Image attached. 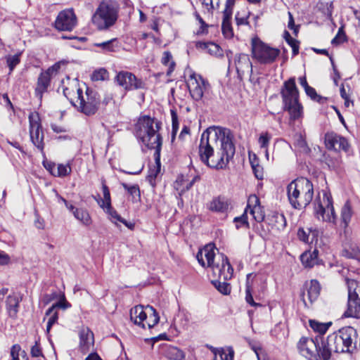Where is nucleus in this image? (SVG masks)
<instances>
[{"label": "nucleus", "mask_w": 360, "mask_h": 360, "mask_svg": "<svg viewBox=\"0 0 360 360\" xmlns=\"http://www.w3.org/2000/svg\"><path fill=\"white\" fill-rule=\"evenodd\" d=\"M30 352L32 357H44L41 348L37 341H36L34 345L32 347Z\"/></svg>", "instance_id": "55"}, {"label": "nucleus", "mask_w": 360, "mask_h": 360, "mask_svg": "<svg viewBox=\"0 0 360 360\" xmlns=\"http://www.w3.org/2000/svg\"><path fill=\"white\" fill-rule=\"evenodd\" d=\"M195 16L196 20L199 22L200 24V27L199 30L197 31L198 34H202L207 32V24L205 23V22L203 20V19L200 17V15L198 13H195Z\"/></svg>", "instance_id": "52"}, {"label": "nucleus", "mask_w": 360, "mask_h": 360, "mask_svg": "<svg viewBox=\"0 0 360 360\" xmlns=\"http://www.w3.org/2000/svg\"><path fill=\"white\" fill-rule=\"evenodd\" d=\"M271 136L268 132L262 133L259 137L258 143L261 148H268Z\"/></svg>", "instance_id": "47"}, {"label": "nucleus", "mask_w": 360, "mask_h": 360, "mask_svg": "<svg viewBox=\"0 0 360 360\" xmlns=\"http://www.w3.org/2000/svg\"><path fill=\"white\" fill-rule=\"evenodd\" d=\"M360 255V248L359 245L352 241L345 243L343 250V255L348 258H357Z\"/></svg>", "instance_id": "29"}, {"label": "nucleus", "mask_w": 360, "mask_h": 360, "mask_svg": "<svg viewBox=\"0 0 360 360\" xmlns=\"http://www.w3.org/2000/svg\"><path fill=\"white\" fill-rule=\"evenodd\" d=\"M318 250H314L313 252H304L300 256L302 264L305 267L311 268L317 264Z\"/></svg>", "instance_id": "27"}, {"label": "nucleus", "mask_w": 360, "mask_h": 360, "mask_svg": "<svg viewBox=\"0 0 360 360\" xmlns=\"http://www.w3.org/2000/svg\"><path fill=\"white\" fill-rule=\"evenodd\" d=\"M347 285L348 302L344 316L360 319V283L353 279H347Z\"/></svg>", "instance_id": "11"}, {"label": "nucleus", "mask_w": 360, "mask_h": 360, "mask_svg": "<svg viewBox=\"0 0 360 360\" xmlns=\"http://www.w3.org/2000/svg\"><path fill=\"white\" fill-rule=\"evenodd\" d=\"M74 217L79 221L83 225L89 226L92 223L91 217L89 212L83 208H79L75 211Z\"/></svg>", "instance_id": "33"}, {"label": "nucleus", "mask_w": 360, "mask_h": 360, "mask_svg": "<svg viewBox=\"0 0 360 360\" xmlns=\"http://www.w3.org/2000/svg\"><path fill=\"white\" fill-rule=\"evenodd\" d=\"M79 346L82 352H86L94 345V334L89 328H82L79 330Z\"/></svg>", "instance_id": "23"}, {"label": "nucleus", "mask_w": 360, "mask_h": 360, "mask_svg": "<svg viewBox=\"0 0 360 360\" xmlns=\"http://www.w3.org/2000/svg\"><path fill=\"white\" fill-rule=\"evenodd\" d=\"M231 15L230 11H224L223 13V20L221 25V30L223 34L225 37L231 38L233 35L231 24Z\"/></svg>", "instance_id": "28"}, {"label": "nucleus", "mask_w": 360, "mask_h": 360, "mask_svg": "<svg viewBox=\"0 0 360 360\" xmlns=\"http://www.w3.org/2000/svg\"><path fill=\"white\" fill-rule=\"evenodd\" d=\"M234 154L235 146L229 129L211 127L202 134L199 155L208 167L225 169Z\"/></svg>", "instance_id": "1"}, {"label": "nucleus", "mask_w": 360, "mask_h": 360, "mask_svg": "<svg viewBox=\"0 0 360 360\" xmlns=\"http://www.w3.org/2000/svg\"><path fill=\"white\" fill-rule=\"evenodd\" d=\"M146 309L148 311V314H147V318L144 321V323L149 328H151L159 322L160 317L158 312L153 307L148 305Z\"/></svg>", "instance_id": "30"}, {"label": "nucleus", "mask_w": 360, "mask_h": 360, "mask_svg": "<svg viewBox=\"0 0 360 360\" xmlns=\"http://www.w3.org/2000/svg\"><path fill=\"white\" fill-rule=\"evenodd\" d=\"M172 56L169 51H165L162 58V63L165 65H169L167 75H169L174 69L175 63L172 60Z\"/></svg>", "instance_id": "45"}, {"label": "nucleus", "mask_w": 360, "mask_h": 360, "mask_svg": "<svg viewBox=\"0 0 360 360\" xmlns=\"http://www.w3.org/2000/svg\"><path fill=\"white\" fill-rule=\"evenodd\" d=\"M230 205V201L228 198L223 196L214 198L210 202L208 209L215 212L224 213L228 211Z\"/></svg>", "instance_id": "22"}, {"label": "nucleus", "mask_w": 360, "mask_h": 360, "mask_svg": "<svg viewBox=\"0 0 360 360\" xmlns=\"http://www.w3.org/2000/svg\"><path fill=\"white\" fill-rule=\"evenodd\" d=\"M162 123L148 115L141 117L135 127L136 138L148 149L161 150L162 139L159 134Z\"/></svg>", "instance_id": "4"}, {"label": "nucleus", "mask_w": 360, "mask_h": 360, "mask_svg": "<svg viewBox=\"0 0 360 360\" xmlns=\"http://www.w3.org/2000/svg\"><path fill=\"white\" fill-rule=\"evenodd\" d=\"M252 168L254 172V174L257 179H263V169L262 168L257 165H255L251 160H250Z\"/></svg>", "instance_id": "57"}, {"label": "nucleus", "mask_w": 360, "mask_h": 360, "mask_svg": "<svg viewBox=\"0 0 360 360\" xmlns=\"http://www.w3.org/2000/svg\"><path fill=\"white\" fill-rule=\"evenodd\" d=\"M308 229V234H309V243H312L314 241L317 240V237L319 235V231L316 229Z\"/></svg>", "instance_id": "60"}, {"label": "nucleus", "mask_w": 360, "mask_h": 360, "mask_svg": "<svg viewBox=\"0 0 360 360\" xmlns=\"http://www.w3.org/2000/svg\"><path fill=\"white\" fill-rule=\"evenodd\" d=\"M21 351V347L19 345H14L12 346L11 349V357H14L15 359H19L20 352Z\"/></svg>", "instance_id": "61"}, {"label": "nucleus", "mask_w": 360, "mask_h": 360, "mask_svg": "<svg viewBox=\"0 0 360 360\" xmlns=\"http://www.w3.org/2000/svg\"><path fill=\"white\" fill-rule=\"evenodd\" d=\"M314 213L319 220L329 223L335 222L336 215L330 193H323V202H319L317 205H316Z\"/></svg>", "instance_id": "13"}, {"label": "nucleus", "mask_w": 360, "mask_h": 360, "mask_svg": "<svg viewBox=\"0 0 360 360\" xmlns=\"http://www.w3.org/2000/svg\"><path fill=\"white\" fill-rule=\"evenodd\" d=\"M309 326L311 329L316 333H319L321 335L324 334L331 325V323H321L316 320H309Z\"/></svg>", "instance_id": "39"}, {"label": "nucleus", "mask_w": 360, "mask_h": 360, "mask_svg": "<svg viewBox=\"0 0 360 360\" xmlns=\"http://www.w3.org/2000/svg\"><path fill=\"white\" fill-rule=\"evenodd\" d=\"M352 214H353V211L352 209L351 204H350L349 201L347 200L345 203V205H343V207H342V210H341V220H342V222L344 224L345 228L348 226V225L351 221Z\"/></svg>", "instance_id": "36"}, {"label": "nucleus", "mask_w": 360, "mask_h": 360, "mask_svg": "<svg viewBox=\"0 0 360 360\" xmlns=\"http://www.w3.org/2000/svg\"><path fill=\"white\" fill-rule=\"evenodd\" d=\"M77 25V17L72 9L60 11L54 22L55 28L59 31H72Z\"/></svg>", "instance_id": "16"}, {"label": "nucleus", "mask_w": 360, "mask_h": 360, "mask_svg": "<svg viewBox=\"0 0 360 360\" xmlns=\"http://www.w3.org/2000/svg\"><path fill=\"white\" fill-rule=\"evenodd\" d=\"M220 356L221 360H233L234 352L232 349H229L228 352L222 350Z\"/></svg>", "instance_id": "58"}, {"label": "nucleus", "mask_w": 360, "mask_h": 360, "mask_svg": "<svg viewBox=\"0 0 360 360\" xmlns=\"http://www.w3.org/2000/svg\"><path fill=\"white\" fill-rule=\"evenodd\" d=\"M187 85L191 97L195 101L202 99L210 87L209 83L201 75L193 73L189 76Z\"/></svg>", "instance_id": "15"}, {"label": "nucleus", "mask_w": 360, "mask_h": 360, "mask_svg": "<svg viewBox=\"0 0 360 360\" xmlns=\"http://www.w3.org/2000/svg\"><path fill=\"white\" fill-rule=\"evenodd\" d=\"M297 237L300 240L305 243H309L308 229L304 230L303 228H300L297 231Z\"/></svg>", "instance_id": "56"}, {"label": "nucleus", "mask_w": 360, "mask_h": 360, "mask_svg": "<svg viewBox=\"0 0 360 360\" xmlns=\"http://www.w3.org/2000/svg\"><path fill=\"white\" fill-rule=\"evenodd\" d=\"M76 90L77 99L75 102H72V104L86 115H94L100 105V96L98 94L87 87L85 93V98L83 91L80 88H77Z\"/></svg>", "instance_id": "9"}, {"label": "nucleus", "mask_w": 360, "mask_h": 360, "mask_svg": "<svg viewBox=\"0 0 360 360\" xmlns=\"http://www.w3.org/2000/svg\"><path fill=\"white\" fill-rule=\"evenodd\" d=\"M165 356L170 360H184L185 359V353L180 349L173 346L166 347Z\"/></svg>", "instance_id": "31"}, {"label": "nucleus", "mask_w": 360, "mask_h": 360, "mask_svg": "<svg viewBox=\"0 0 360 360\" xmlns=\"http://www.w3.org/2000/svg\"><path fill=\"white\" fill-rule=\"evenodd\" d=\"M217 277L218 279L212 280V283L219 292L223 295H229L231 292V287L227 283L228 280H224L222 277Z\"/></svg>", "instance_id": "32"}, {"label": "nucleus", "mask_w": 360, "mask_h": 360, "mask_svg": "<svg viewBox=\"0 0 360 360\" xmlns=\"http://www.w3.org/2000/svg\"><path fill=\"white\" fill-rule=\"evenodd\" d=\"M233 221L236 223V227L237 229L243 226H245V227L249 226L248 217L245 212L240 217H235Z\"/></svg>", "instance_id": "49"}, {"label": "nucleus", "mask_w": 360, "mask_h": 360, "mask_svg": "<svg viewBox=\"0 0 360 360\" xmlns=\"http://www.w3.org/2000/svg\"><path fill=\"white\" fill-rule=\"evenodd\" d=\"M119 41L117 38L112 39L110 40L103 41L101 43H96L94 46L96 47L101 48L105 52H115L119 48Z\"/></svg>", "instance_id": "34"}, {"label": "nucleus", "mask_w": 360, "mask_h": 360, "mask_svg": "<svg viewBox=\"0 0 360 360\" xmlns=\"http://www.w3.org/2000/svg\"><path fill=\"white\" fill-rule=\"evenodd\" d=\"M70 307L71 304L65 300V297L63 296L60 300L53 304L50 308L48 309V310L46 311V316H48V315H51V313L56 309V308L66 309Z\"/></svg>", "instance_id": "44"}, {"label": "nucleus", "mask_w": 360, "mask_h": 360, "mask_svg": "<svg viewBox=\"0 0 360 360\" xmlns=\"http://www.w3.org/2000/svg\"><path fill=\"white\" fill-rule=\"evenodd\" d=\"M234 65L238 75L241 78L245 72L252 73V65L249 56L245 53H238L235 56Z\"/></svg>", "instance_id": "19"}, {"label": "nucleus", "mask_w": 360, "mask_h": 360, "mask_svg": "<svg viewBox=\"0 0 360 360\" xmlns=\"http://www.w3.org/2000/svg\"><path fill=\"white\" fill-rule=\"evenodd\" d=\"M30 139L33 144L39 150L44 148V134L38 113L29 115Z\"/></svg>", "instance_id": "17"}, {"label": "nucleus", "mask_w": 360, "mask_h": 360, "mask_svg": "<svg viewBox=\"0 0 360 360\" xmlns=\"http://www.w3.org/2000/svg\"><path fill=\"white\" fill-rule=\"evenodd\" d=\"M287 194L291 206L295 209L300 210L311 202L314 196V186L308 179L297 178L288 185Z\"/></svg>", "instance_id": "5"}, {"label": "nucleus", "mask_w": 360, "mask_h": 360, "mask_svg": "<svg viewBox=\"0 0 360 360\" xmlns=\"http://www.w3.org/2000/svg\"><path fill=\"white\" fill-rule=\"evenodd\" d=\"M85 360H102V359L99 356V355L96 353H91L86 359Z\"/></svg>", "instance_id": "64"}, {"label": "nucleus", "mask_w": 360, "mask_h": 360, "mask_svg": "<svg viewBox=\"0 0 360 360\" xmlns=\"http://www.w3.org/2000/svg\"><path fill=\"white\" fill-rule=\"evenodd\" d=\"M121 185L131 196V200L133 202H138L141 201L140 189L137 184L129 185L127 183H121Z\"/></svg>", "instance_id": "35"}, {"label": "nucleus", "mask_w": 360, "mask_h": 360, "mask_svg": "<svg viewBox=\"0 0 360 360\" xmlns=\"http://www.w3.org/2000/svg\"><path fill=\"white\" fill-rule=\"evenodd\" d=\"M50 317L48 320V322H47V326H46V332L47 333H49L52 326L53 324H55L58 319V312L56 311H53L51 315H49Z\"/></svg>", "instance_id": "54"}, {"label": "nucleus", "mask_w": 360, "mask_h": 360, "mask_svg": "<svg viewBox=\"0 0 360 360\" xmlns=\"http://www.w3.org/2000/svg\"><path fill=\"white\" fill-rule=\"evenodd\" d=\"M172 134H176L179 129L178 115L175 110H171Z\"/></svg>", "instance_id": "51"}, {"label": "nucleus", "mask_w": 360, "mask_h": 360, "mask_svg": "<svg viewBox=\"0 0 360 360\" xmlns=\"http://www.w3.org/2000/svg\"><path fill=\"white\" fill-rule=\"evenodd\" d=\"M252 57L260 64L273 63L280 54V50L269 46L259 39H253L252 41Z\"/></svg>", "instance_id": "10"}, {"label": "nucleus", "mask_w": 360, "mask_h": 360, "mask_svg": "<svg viewBox=\"0 0 360 360\" xmlns=\"http://www.w3.org/2000/svg\"><path fill=\"white\" fill-rule=\"evenodd\" d=\"M148 314V311L146 309L145 311L142 305H137L130 310V319L135 324L145 328L144 321L146 319Z\"/></svg>", "instance_id": "21"}, {"label": "nucleus", "mask_w": 360, "mask_h": 360, "mask_svg": "<svg viewBox=\"0 0 360 360\" xmlns=\"http://www.w3.org/2000/svg\"><path fill=\"white\" fill-rule=\"evenodd\" d=\"M195 46L197 49L202 50H207V53L212 56H214L216 57H221L223 56V51L221 47L215 43L213 42H204V41H197L195 44Z\"/></svg>", "instance_id": "24"}, {"label": "nucleus", "mask_w": 360, "mask_h": 360, "mask_svg": "<svg viewBox=\"0 0 360 360\" xmlns=\"http://www.w3.org/2000/svg\"><path fill=\"white\" fill-rule=\"evenodd\" d=\"M284 109L288 111L292 120L298 119L302 114V106L298 102L299 93L295 78H290L284 82L281 91Z\"/></svg>", "instance_id": "7"}, {"label": "nucleus", "mask_w": 360, "mask_h": 360, "mask_svg": "<svg viewBox=\"0 0 360 360\" xmlns=\"http://www.w3.org/2000/svg\"><path fill=\"white\" fill-rule=\"evenodd\" d=\"M72 172L70 163L66 165L58 164L56 166V170L51 172V174L55 176L64 177L70 174Z\"/></svg>", "instance_id": "38"}, {"label": "nucleus", "mask_w": 360, "mask_h": 360, "mask_svg": "<svg viewBox=\"0 0 360 360\" xmlns=\"http://www.w3.org/2000/svg\"><path fill=\"white\" fill-rule=\"evenodd\" d=\"M250 276V274H248V277H247L246 289H245V300L252 307L261 306L260 304L255 302L254 301V300H253V297H252V285H251L250 282L249 281V277Z\"/></svg>", "instance_id": "42"}, {"label": "nucleus", "mask_w": 360, "mask_h": 360, "mask_svg": "<svg viewBox=\"0 0 360 360\" xmlns=\"http://www.w3.org/2000/svg\"><path fill=\"white\" fill-rule=\"evenodd\" d=\"M285 39L286 42L292 47L293 56H296L299 53V42L292 38L288 32H285Z\"/></svg>", "instance_id": "46"}, {"label": "nucleus", "mask_w": 360, "mask_h": 360, "mask_svg": "<svg viewBox=\"0 0 360 360\" xmlns=\"http://www.w3.org/2000/svg\"><path fill=\"white\" fill-rule=\"evenodd\" d=\"M108 72L105 68H99L93 72L91 79L94 82L105 81L108 79Z\"/></svg>", "instance_id": "43"}, {"label": "nucleus", "mask_w": 360, "mask_h": 360, "mask_svg": "<svg viewBox=\"0 0 360 360\" xmlns=\"http://www.w3.org/2000/svg\"><path fill=\"white\" fill-rule=\"evenodd\" d=\"M115 81L127 91L143 89H145L146 86L142 79L137 78L135 75L127 71L119 72L115 78Z\"/></svg>", "instance_id": "14"}, {"label": "nucleus", "mask_w": 360, "mask_h": 360, "mask_svg": "<svg viewBox=\"0 0 360 360\" xmlns=\"http://www.w3.org/2000/svg\"><path fill=\"white\" fill-rule=\"evenodd\" d=\"M214 256V245L207 244L199 250L196 255V259L202 267H210L214 276L222 277L224 280L231 279L233 269L229 263L228 257L221 254L217 259V262H215Z\"/></svg>", "instance_id": "3"}, {"label": "nucleus", "mask_w": 360, "mask_h": 360, "mask_svg": "<svg viewBox=\"0 0 360 360\" xmlns=\"http://www.w3.org/2000/svg\"><path fill=\"white\" fill-rule=\"evenodd\" d=\"M325 144L327 148L335 150H347L348 142L342 136L334 132H328L325 135Z\"/></svg>", "instance_id": "18"}, {"label": "nucleus", "mask_w": 360, "mask_h": 360, "mask_svg": "<svg viewBox=\"0 0 360 360\" xmlns=\"http://www.w3.org/2000/svg\"><path fill=\"white\" fill-rule=\"evenodd\" d=\"M248 16L249 15H244L243 16H240V13L238 12L236 15V24L238 25H248Z\"/></svg>", "instance_id": "59"}, {"label": "nucleus", "mask_w": 360, "mask_h": 360, "mask_svg": "<svg viewBox=\"0 0 360 360\" xmlns=\"http://www.w3.org/2000/svg\"><path fill=\"white\" fill-rule=\"evenodd\" d=\"M248 209H250V214L257 221L259 222L264 220V216L262 212L259 199L256 195H253L249 197L248 203L245 210V212Z\"/></svg>", "instance_id": "20"}, {"label": "nucleus", "mask_w": 360, "mask_h": 360, "mask_svg": "<svg viewBox=\"0 0 360 360\" xmlns=\"http://www.w3.org/2000/svg\"><path fill=\"white\" fill-rule=\"evenodd\" d=\"M20 53L10 56L7 58V63L11 72H12L15 67L20 63Z\"/></svg>", "instance_id": "50"}, {"label": "nucleus", "mask_w": 360, "mask_h": 360, "mask_svg": "<svg viewBox=\"0 0 360 360\" xmlns=\"http://www.w3.org/2000/svg\"><path fill=\"white\" fill-rule=\"evenodd\" d=\"M155 165L154 168H150L149 172L148 177L150 179H154L157 177L158 174L160 172V150H156L154 153Z\"/></svg>", "instance_id": "40"}, {"label": "nucleus", "mask_w": 360, "mask_h": 360, "mask_svg": "<svg viewBox=\"0 0 360 360\" xmlns=\"http://www.w3.org/2000/svg\"><path fill=\"white\" fill-rule=\"evenodd\" d=\"M118 6L115 1H101L92 16L93 24L100 30H107L116 22L118 18Z\"/></svg>", "instance_id": "6"}, {"label": "nucleus", "mask_w": 360, "mask_h": 360, "mask_svg": "<svg viewBox=\"0 0 360 360\" xmlns=\"http://www.w3.org/2000/svg\"><path fill=\"white\" fill-rule=\"evenodd\" d=\"M11 261L9 255L3 251H0V265H6Z\"/></svg>", "instance_id": "62"}, {"label": "nucleus", "mask_w": 360, "mask_h": 360, "mask_svg": "<svg viewBox=\"0 0 360 360\" xmlns=\"http://www.w3.org/2000/svg\"><path fill=\"white\" fill-rule=\"evenodd\" d=\"M345 33L343 31L342 27H340L336 34V36L332 39L331 43L333 44H340L345 40Z\"/></svg>", "instance_id": "53"}, {"label": "nucleus", "mask_w": 360, "mask_h": 360, "mask_svg": "<svg viewBox=\"0 0 360 360\" xmlns=\"http://www.w3.org/2000/svg\"><path fill=\"white\" fill-rule=\"evenodd\" d=\"M299 353L309 360H328L323 356L326 347L324 338L317 336L315 339L302 337L297 344Z\"/></svg>", "instance_id": "8"}, {"label": "nucleus", "mask_w": 360, "mask_h": 360, "mask_svg": "<svg viewBox=\"0 0 360 360\" xmlns=\"http://www.w3.org/2000/svg\"><path fill=\"white\" fill-rule=\"evenodd\" d=\"M102 191L103 194V199H97V202L101 207H104L105 205L110 206V204H111L110 190L108 186L105 184L104 180L102 181Z\"/></svg>", "instance_id": "37"}, {"label": "nucleus", "mask_w": 360, "mask_h": 360, "mask_svg": "<svg viewBox=\"0 0 360 360\" xmlns=\"http://www.w3.org/2000/svg\"><path fill=\"white\" fill-rule=\"evenodd\" d=\"M62 64V61L57 62L39 74L37 78L34 94L36 97L40 101L42 100L44 94L47 92L48 89L51 86V79L58 74Z\"/></svg>", "instance_id": "12"}, {"label": "nucleus", "mask_w": 360, "mask_h": 360, "mask_svg": "<svg viewBox=\"0 0 360 360\" xmlns=\"http://www.w3.org/2000/svg\"><path fill=\"white\" fill-rule=\"evenodd\" d=\"M102 208L109 215L110 221L118 226V222L122 217L112 207L111 204H110V206L105 205Z\"/></svg>", "instance_id": "41"}, {"label": "nucleus", "mask_w": 360, "mask_h": 360, "mask_svg": "<svg viewBox=\"0 0 360 360\" xmlns=\"http://www.w3.org/2000/svg\"><path fill=\"white\" fill-rule=\"evenodd\" d=\"M304 91H305L307 95L308 96H309L314 101H318L319 103H323V100H326V98L318 95L316 94V90L310 86L309 87H307Z\"/></svg>", "instance_id": "48"}, {"label": "nucleus", "mask_w": 360, "mask_h": 360, "mask_svg": "<svg viewBox=\"0 0 360 360\" xmlns=\"http://www.w3.org/2000/svg\"><path fill=\"white\" fill-rule=\"evenodd\" d=\"M288 15H289V20H288V27L290 30H294L295 33H297L298 31V28H297V27H295L293 16L290 12H288Z\"/></svg>", "instance_id": "63"}, {"label": "nucleus", "mask_w": 360, "mask_h": 360, "mask_svg": "<svg viewBox=\"0 0 360 360\" xmlns=\"http://www.w3.org/2000/svg\"><path fill=\"white\" fill-rule=\"evenodd\" d=\"M20 300L15 295H10L7 297L6 304L8 315L11 318H15L18 312Z\"/></svg>", "instance_id": "25"}, {"label": "nucleus", "mask_w": 360, "mask_h": 360, "mask_svg": "<svg viewBox=\"0 0 360 360\" xmlns=\"http://www.w3.org/2000/svg\"><path fill=\"white\" fill-rule=\"evenodd\" d=\"M359 338L357 330L352 327H343L324 338L326 347L323 356L329 360L333 352L352 353L357 347Z\"/></svg>", "instance_id": "2"}, {"label": "nucleus", "mask_w": 360, "mask_h": 360, "mask_svg": "<svg viewBox=\"0 0 360 360\" xmlns=\"http://www.w3.org/2000/svg\"><path fill=\"white\" fill-rule=\"evenodd\" d=\"M320 290L321 287L319 283L316 280H311L307 292V297L311 303L318 298L320 294ZM305 296L306 294L304 293V302H305Z\"/></svg>", "instance_id": "26"}]
</instances>
